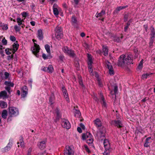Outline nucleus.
Returning <instances> with one entry per match:
<instances>
[{"instance_id": "nucleus-1", "label": "nucleus", "mask_w": 155, "mask_h": 155, "mask_svg": "<svg viewBox=\"0 0 155 155\" xmlns=\"http://www.w3.org/2000/svg\"><path fill=\"white\" fill-rule=\"evenodd\" d=\"M132 55L131 54L122 55L118 60V65L122 67L133 64Z\"/></svg>"}, {"instance_id": "nucleus-2", "label": "nucleus", "mask_w": 155, "mask_h": 155, "mask_svg": "<svg viewBox=\"0 0 155 155\" xmlns=\"http://www.w3.org/2000/svg\"><path fill=\"white\" fill-rule=\"evenodd\" d=\"M87 58H88V68L89 69V71L90 72V75L91 76H94L95 75V77L98 78V81H99V84L101 87H102V85L99 79L98 78L99 75L97 74V72H95L94 73H94L93 72V69L92 68V67L91 66V65L93 63V61L92 60V58L91 56V55H90L89 54H87Z\"/></svg>"}, {"instance_id": "nucleus-3", "label": "nucleus", "mask_w": 155, "mask_h": 155, "mask_svg": "<svg viewBox=\"0 0 155 155\" xmlns=\"http://www.w3.org/2000/svg\"><path fill=\"white\" fill-rule=\"evenodd\" d=\"M82 137L83 140H87V143H91L93 142V137L89 133L87 132L86 134H83Z\"/></svg>"}, {"instance_id": "nucleus-4", "label": "nucleus", "mask_w": 155, "mask_h": 155, "mask_svg": "<svg viewBox=\"0 0 155 155\" xmlns=\"http://www.w3.org/2000/svg\"><path fill=\"white\" fill-rule=\"evenodd\" d=\"M32 41L34 43V46L33 47L31 48V50L32 53L35 55L37 57H38L39 55L38 53L39 52V51L40 49V47L39 45H38L35 42V41H36L35 40L33 39Z\"/></svg>"}, {"instance_id": "nucleus-5", "label": "nucleus", "mask_w": 155, "mask_h": 155, "mask_svg": "<svg viewBox=\"0 0 155 155\" xmlns=\"http://www.w3.org/2000/svg\"><path fill=\"white\" fill-rule=\"evenodd\" d=\"M8 113L11 117L16 116L19 114L18 109L14 107H9Z\"/></svg>"}, {"instance_id": "nucleus-6", "label": "nucleus", "mask_w": 155, "mask_h": 155, "mask_svg": "<svg viewBox=\"0 0 155 155\" xmlns=\"http://www.w3.org/2000/svg\"><path fill=\"white\" fill-rule=\"evenodd\" d=\"M74 148L72 146H66L64 150V155H74Z\"/></svg>"}, {"instance_id": "nucleus-7", "label": "nucleus", "mask_w": 155, "mask_h": 155, "mask_svg": "<svg viewBox=\"0 0 155 155\" xmlns=\"http://www.w3.org/2000/svg\"><path fill=\"white\" fill-rule=\"evenodd\" d=\"M63 52L69 55L70 56L73 57H74L75 54L74 51L71 49H69L67 47H64L62 48Z\"/></svg>"}, {"instance_id": "nucleus-8", "label": "nucleus", "mask_w": 155, "mask_h": 155, "mask_svg": "<svg viewBox=\"0 0 155 155\" xmlns=\"http://www.w3.org/2000/svg\"><path fill=\"white\" fill-rule=\"evenodd\" d=\"M61 124L62 126L67 129H69L71 127V124L69 121L65 119H62Z\"/></svg>"}, {"instance_id": "nucleus-9", "label": "nucleus", "mask_w": 155, "mask_h": 155, "mask_svg": "<svg viewBox=\"0 0 155 155\" xmlns=\"http://www.w3.org/2000/svg\"><path fill=\"white\" fill-rule=\"evenodd\" d=\"M28 89L26 86H24L21 88V97L24 98L27 96L28 94Z\"/></svg>"}, {"instance_id": "nucleus-10", "label": "nucleus", "mask_w": 155, "mask_h": 155, "mask_svg": "<svg viewBox=\"0 0 155 155\" xmlns=\"http://www.w3.org/2000/svg\"><path fill=\"white\" fill-rule=\"evenodd\" d=\"M106 64L107 68L109 70V73L111 75H113L114 73L113 68L111 66V64L108 61H107L106 62Z\"/></svg>"}, {"instance_id": "nucleus-11", "label": "nucleus", "mask_w": 155, "mask_h": 155, "mask_svg": "<svg viewBox=\"0 0 155 155\" xmlns=\"http://www.w3.org/2000/svg\"><path fill=\"white\" fill-rule=\"evenodd\" d=\"M111 125H114L120 128L123 126V124L120 120H114L111 121Z\"/></svg>"}, {"instance_id": "nucleus-12", "label": "nucleus", "mask_w": 155, "mask_h": 155, "mask_svg": "<svg viewBox=\"0 0 155 155\" xmlns=\"http://www.w3.org/2000/svg\"><path fill=\"white\" fill-rule=\"evenodd\" d=\"M53 9L54 14L58 15L59 14V11L61 10V8L56 5H54Z\"/></svg>"}, {"instance_id": "nucleus-13", "label": "nucleus", "mask_w": 155, "mask_h": 155, "mask_svg": "<svg viewBox=\"0 0 155 155\" xmlns=\"http://www.w3.org/2000/svg\"><path fill=\"white\" fill-rule=\"evenodd\" d=\"M19 46L17 41H16L14 43L12 46V48H11L12 50L13 53L14 54L18 50Z\"/></svg>"}, {"instance_id": "nucleus-14", "label": "nucleus", "mask_w": 155, "mask_h": 155, "mask_svg": "<svg viewBox=\"0 0 155 155\" xmlns=\"http://www.w3.org/2000/svg\"><path fill=\"white\" fill-rule=\"evenodd\" d=\"M62 91L63 93V95L66 99V101L68 102H69V100L68 97V94L64 87H62Z\"/></svg>"}, {"instance_id": "nucleus-15", "label": "nucleus", "mask_w": 155, "mask_h": 155, "mask_svg": "<svg viewBox=\"0 0 155 155\" xmlns=\"http://www.w3.org/2000/svg\"><path fill=\"white\" fill-rule=\"evenodd\" d=\"M46 141L44 140L38 143V145L41 150H43L45 147Z\"/></svg>"}, {"instance_id": "nucleus-16", "label": "nucleus", "mask_w": 155, "mask_h": 155, "mask_svg": "<svg viewBox=\"0 0 155 155\" xmlns=\"http://www.w3.org/2000/svg\"><path fill=\"white\" fill-rule=\"evenodd\" d=\"M7 97V93L5 91H1L0 93V98L4 99Z\"/></svg>"}, {"instance_id": "nucleus-17", "label": "nucleus", "mask_w": 155, "mask_h": 155, "mask_svg": "<svg viewBox=\"0 0 155 155\" xmlns=\"http://www.w3.org/2000/svg\"><path fill=\"white\" fill-rule=\"evenodd\" d=\"M37 37L40 40H41L43 38V36L42 32V30L41 29L39 30L38 31Z\"/></svg>"}, {"instance_id": "nucleus-18", "label": "nucleus", "mask_w": 155, "mask_h": 155, "mask_svg": "<svg viewBox=\"0 0 155 155\" xmlns=\"http://www.w3.org/2000/svg\"><path fill=\"white\" fill-rule=\"evenodd\" d=\"M94 122L95 125L97 127H100L101 126V122L99 119L97 118L94 120Z\"/></svg>"}, {"instance_id": "nucleus-19", "label": "nucleus", "mask_w": 155, "mask_h": 155, "mask_svg": "<svg viewBox=\"0 0 155 155\" xmlns=\"http://www.w3.org/2000/svg\"><path fill=\"white\" fill-rule=\"evenodd\" d=\"M55 36L57 39L59 40L63 37V33H58L57 32L55 33Z\"/></svg>"}, {"instance_id": "nucleus-20", "label": "nucleus", "mask_w": 155, "mask_h": 155, "mask_svg": "<svg viewBox=\"0 0 155 155\" xmlns=\"http://www.w3.org/2000/svg\"><path fill=\"white\" fill-rule=\"evenodd\" d=\"M12 145V143L9 142L7 144V146L5 147L3 149L4 151L6 152L9 151L11 149V147Z\"/></svg>"}, {"instance_id": "nucleus-21", "label": "nucleus", "mask_w": 155, "mask_h": 155, "mask_svg": "<svg viewBox=\"0 0 155 155\" xmlns=\"http://www.w3.org/2000/svg\"><path fill=\"white\" fill-rule=\"evenodd\" d=\"M55 99V97L54 94H52L49 99V104L50 105H52L54 103V101Z\"/></svg>"}, {"instance_id": "nucleus-22", "label": "nucleus", "mask_w": 155, "mask_h": 155, "mask_svg": "<svg viewBox=\"0 0 155 155\" xmlns=\"http://www.w3.org/2000/svg\"><path fill=\"white\" fill-rule=\"evenodd\" d=\"M54 31L55 33H56L57 32L58 33H63L62 28L60 26H58L55 28Z\"/></svg>"}, {"instance_id": "nucleus-23", "label": "nucleus", "mask_w": 155, "mask_h": 155, "mask_svg": "<svg viewBox=\"0 0 155 155\" xmlns=\"http://www.w3.org/2000/svg\"><path fill=\"white\" fill-rule=\"evenodd\" d=\"M100 96L101 99V103L102 104V106L104 107H106V104L104 101V98L102 93H100Z\"/></svg>"}, {"instance_id": "nucleus-24", "label": "nucleus", "mask_w": 155, "mask_h": 155, "mask_svg": "<svg viewBox=\"0 0 155 155\" xmlns=\"http://www.w3.org/2000/svg\"><path fill=\"white\" fill-rule=\"evenodd\" d=\"M8 115L7 111L6 110H3L1 114L2 117L4 119L6 118Z\"/></svg>"}, {"instance_id": "nucleus-25", "label": "nucleus", "mask_w": 155, "mask_h": 155, "mask_svg": "<svg viewBox=\"0 0 155 155\" xmlns=\"http://www.w3.org/2000/svg\"><path fill=\"white\" fill-rule=\"evenodd\" d=\"M0 107L2 108H6L7 107V103L4 101H0Z\"/></svg>"}, {"instance_id": "nucleus-26", "label": "nucleus", "mask_w": 155, "mask_h": 155, "mask_svg": "<svg viewBox=\"0 0 155 155\" xmlns=\"http://www.w3.org/2000/svg\"><path fill=\"white\" fill-rule=\"evenodd\" d=\"M103 51L104 53V55L106 56L108 54V49L107 46H103Z\"/></svg>"}, {"instance_id": "nucleus-27", "label": "nucleus", "mask_w": 155, "mask_h": 155, "mask_svg": "<svg viewBox=\"0 0 155 155\" xmlns=\"http://www.w3.org/2000/svg\"><path fill=\"white\" fill-rule=\"evenodd\" d=\"M104 144L105 149H107V148L109 147L110 145L108 140H105L104 142Z\"/></svg>"}, {"instance_id": "nucleus-28", "label": "nucleus", "mask_w": 155, "mask_h": 155, "mask_svg": "<svg viewBox=\"0 0 155 155\" xmlns=\"http://www.w3.org/2000/svg\"><path fill=\"white\" fill-rule=\"evenodd\" d=\"M105 13V11L104 9H102L100 13L98 14L97 13L96 14V17L98 18L99 17H101L104 15Z\"/></svg>"}, {"instance_id": "nucleus-29", "label": "nucleus", "mask_w": 155, "mask_h": 155, "mask_svg": "<svg viewBox=\"0 0 155 155\" xmlns=\"http://www.w3.org/2000/svg\"><path fill=\"white\" fill-rule=\"evenodd\" d=\"M47 72L52 73L53 71V68L51 65H49L48 67H47Z\"/></svg>"}, {"instance_id": "nucleus-30", "label": "nucleus", "mask_w": 155, "mask_h": 155, "mask_svg": "<svg viewBox=\"0 0 155 155\" xmlns=\"http://www.w3.org/2000/svg\"><path fill=\"white\" fill-rule=\"evenodd\" d=\"M103 130L102 131H100V132L98 133V135L100 136L101 137H104L105 136V129L103 128Z\"/></svg>"}, {"instance_id": "nucleus-31", "label": "nucleus", "mask_w": 155, "mask_h": 155, "mask_svg": "<svg viewBox=\"0 0 155 155\" xmlns=\"http://www.w3.org/2000/svg\"><path fill=\"white\" fill-rule=\"evenodd\" d=\"M81 114L79 110H75L74 112V116L75 117H79L81 116Z\"/></svg>"}, {"instance_id": "nucleus-32", "label": "nucleus", "mask_w": 155, "mask_h": 155, "mask_svg": "<svg viewBox=\"0 0 155 155\" xmlns=\"http://www.w3.org/2000/svg\"><path fill=\"white\" fill-rule=\"evenodd\" d=\"M127 7V6L126 5V6H119L117 7L115 10V12H119L120 11V10H122L123 9H124L126 8Z\"/></svg>"}, {"instance_id": "nucleus-33", "label": "nucleus", "mask_w": 155, "mask_h": 155, "mask_svg": "<svg viewBox=\"0 0 155 155\" xmlns=\"http://www.w3.org/2000/svg\"><path fill=\"white\" fill-rule=\"evenodd\" d=\"M143 60L142 59L140 62L137 68V70H140L143 68Z\"/></svg>"}, {"instance_id": "nucleus-34", "label": "nucleus", "mask_w": 155, "mask_h": 155, "mask_svg": "<svg viewBox=\"0 0 155 155\" xmlns=\"http://www.w3.org/2000/svg\"><path fill=\"white\" fill-rule=\"evenodd\" d=\"M0 26L2 28L3 30H6L8 28L7 25L4 23H0Z\"/></svg>"}, {"instance_id": "nucleus-35", "label": "nucleus", "mask_w": 155, "mask_h": 155, "mask_svg": "<svg viewBox=\"0 0 155 155\" xmlns=\"http://www.w3.org/2000/svg\"><path fill=\"white\" fill-rule=\"evenodd\" d=\"M5 84L6 86L10 87H13L14 85L13 83L9 81H5Z\"/></svg>"}, {"instance_id": "nucleus-36", "label": "nucleus", "mask_w": 155, "mask_h": 155, "mask_svg": "<svg viewBox=\"0 0 155 155\" xmlns=\"http://www.w3.org/2000/svg\"><path fill=\"white\" fill-rule=\"evenodd\" d=\"M14 28L16 32H18L20 33V31L21 29V28L20 26L17 25H15L14 26Z\"/></svg>"}, {"instance_id": "nucleus-37", "label": "nucleus", "mask_w": 155, "mask_h": 155, "mask_svg": "<svg viewBox=\"0 0 155 155\" xmlns=\"http://www.w3.org/2000/svg\"><path fill=\"white\" fill-rule=\"evenodd\" d=\"M77 20L76 18L74 16H72V18L71 23L73 25H75L77 23Z\"/></svg>"}, {"instance_id": "nucleus-38", "label": "nucleus", "mask_w": 155, "mask_h": 155, "mask_svg": "<svg viewBox=\"0 0 155 155\" xmlns=\"http://www.w3.org/2000/svg\"><path fill=\"white\" fill-rule=\"evenodd\" d=\"M151 35L152 36V38H153L155 35V31H154V28L152 27H150Z\"/></svg>"}, {"instance_id": "nucleus-39", "label": "nucleus", "mask_w": 155, "mask_h": 155, "mask_svg": "<svg viewBox=\"0 0 155 155\" xmlns=\"http://www.w3.org/2000/svg\"><path fill=\"white\" fill-rule=\"evenodd\" d=\"M23 21V19H21L20 18H18L17 19V22L18 25H22V22Z\"/></svg>"}, {"instance_id": "nucleus-40", "label": "nucleus", "mask_w": 155, "mask_h": 155, "mask_svg": "<svg viewBox=\"0 0 155 155\" xmlns=\"http://www.w3.org/2000/svg\"><path fill=\"white\" fill-rule=\"evenodd\" d=\"M54 113L57 116L56 120H58L61 117L59 110L58 109L55 110Z\"/></svg>"}, {"instance_id": "nucleus-41", "label": "nucleus", "mask_w": 155, "mask_h": 155, "mask_svg": "<svg viewBox=\"0 0 155 155\" xmlns=\"http://www.w3.org/2000/svg\"><path fill=\"white\" fill-rule=\"evenodd\" d=\"M18 144H20L21 147H23L24 146V142L22 138L17 143Z\"/></svg>"}, {"instance_id": "nucleus-42", "label": "nucleus", "mask_w": 155, "mask_h": 155, "mask_svg": "<svg viewBox=\"0 0 155 155\" xmlns=\"http://www.w3.org/2000/svg\"><path fill=\"white\" fill-rule=\"evenodd\" d=\"M5 51L6 54L9 55L11 54L12 50L11 49H10L9 48H7L5 49Z\"/></svg>"}, {"instance_id": "nucleus-43", "label": "nucleus", "mask_w": 155, "mask_h": 155, "mask_svg": "<svg viewBox=\"0 0 155 155\" xmlns=\"http://www.w3.org/2000/svg\"><path fill=\"white\" fill-rule=\"evenodd\" d=\"M45 49L47 52L49 54L50 53V46L48 45H45Z\"/></svg>"}, {"instance_id": "nucleus-44", "label": "nucleus", "mask_w": 155, "mask_h": 155, "mask_svg": "<svg viewBox=\"0 0 155 155\" xmlns=\"http://www.w3.org/2000/svg\"><path fill=\"white\" fill-rule=\"evenodd\" d=\"M134 52L135 53V55L134 56L135 58H136L138 56L139 54L137 48H135L134 49Z\"/></svg>"}, {"instance_id": "nucleus-45", "label": "nucleus", "mask_w": 155, "mask_h": 155, "mask_svg": "<svg viewBox=\"0 0 155 155\" xmlns=\"http://www.w3.org/2000/svg\"><path fill=\"white\" fill-rule=\"evenodd\" d=\"M42 56L43 58L44 59H45L48 58H51L52 57V56H50V55H48L47 56L45 54H43Z\"/></svg>"}, {"instance_id": "nucleus-46", "label": "nucleus", "mask_w": 155, "mask_h": 155, "mask_svg": "<svg viewBox=\"0 0 155 155\" xmlns=\"http://www.w3.org/2000/svg\"><path fill=\"white\" fill-rule=\"evenodd\" d=\"M21 15L23 17L25 18H25L28 15V13H27L26 12H24L21 13Z\"/></svg>"}, {"instance_id": "nucleus-47", "label": "nucleus", "mask_w": 155, "mask_h": 155, "mask_svg": "<svg viewBox=\"0 0 155 155\" xmlns=\"http://www.w3.org/2000/svg\"><path fill=\"white\" fill-rule=\"evenodd\" d=\"M32 148L30 147L28 150V153L27 155H31V153L32 150Z\"/></svg>"}, {"instance_id": "nucleus-48", "label": "nucleus", "mask_w": 155, "mask_h": 155, "mask_svg": "<svg viewBox=\"0 0 155 155\" xmlns=\"http://www.w3.org/2000/svg\"><path fill=\"white\" fill-rule=\"evenodd\" d=\"M110 151L108 148L107 149H106L105 151L103 153L104 155H110Z\"/></svg>"}, {"instance_id": "nucleus-49", "label": "nucleus", "mask_w": 155, "mask_h": 155, "mask_svg": "<svg viewBox=\"0 0 155 155\" xmlns=\"http://www.w3.org/2000/svg\"><path fill=\"white\" fill-rule=\"evenodd\" d=\"M83 46L87 49H88L90 48V46L86 43H84L83 44Z\"/></svg>"}, {"instance_id": "nucleus-50", "label": "nucleus", "mask_w": 155, "mask_h": 155, "mask_svg": "<svg viewBox=\"0 0 155 155\" xmlns=\"http://www.w3.org/2000/svg\"><path fill=\"white\" fill-rule=\"evenodd\" d=\"M79 82L80 85L82 87H84V86L83 84L82 79L81 77L79 78Z\"/></svg>"}, {"instance_id": "nucleus-51", "label": "nucleus", "mask_w": 155, "mask_h": 155, "mask_svg": "<svg viewBox=\"0 0 155 155\" xmlns=\"http://www.w3.org/2000/svg\"><path fill=\"white\" fill-rule=\"evenodd\" d=\"M10 40L12 41H16V38L13 35H11L10 37Z\"/></svg>"}, {"instance_id": "nucleus-52", "label": "nucleus", "mask_w": 155, "mask_h": 155, "mask_svg": "<svg viewBox=\"0 0 155 155\" xmlns=\"http://www.w3.org/2000/svg\"><path fill=\"white\" fill-rule=\"evenodd\" d=\"M150 143V142L146 141L145 140V142L144 143V146L146 147H147L149 146V144Z\"/></svg>"}, {"instance_id": "nucleus-53", "label": "nucleus", "mask_w": 155, "mask_h": 155, "mask_svg": "<svg viewBox=\"0 0 155 155\" xmlns=\"http://www.w3.org/2000/svg\"><path fill=\"white\" fill-rule=\"evenodd\" d=\"M84 148H85V150L88 153H89L90 152V151L89 150L88 148V147L87 145H84Z\"/></svg>"}, {"instance_id": "nucleus-54", "label": "nucleus", "mask_w": 155, "mask_h": 155, "mask_svg": "<svg viewBox=\"0 0 155 155\" xmlns=\"http://www.w3.org/2000/svg\"><path fill=\"white\" fill-rule=\"evenodd\" d=\"M2 42L4 45H6L7 44V41L5 38L3 39L2 40Z\"/></svg>"}, {"instance_id": "nucleus-55", "label": "nucleus", "mask_w": 155, "mask_h": 155, "mask_svg": "<svg viewBox=\"0 0 155 155\" xmlns=\"http://www.w3.org/2000/svg\"><path fill=\"white\" fill-rule=\"evenodd\" d=\"M117 86H115L114 87V91L115 94H116L117 93Z\"/></svg>"}, {"instance_id": "nucleus-56", "label": "nucleus", "mask_w": 155, "mask_h": 155, "mask_svg": "<svg viewBox=\"0 0 155 155\" xmlns=\"http://www.w3.org/2000/svg\"><path fill=\"white\" fill-rule=\"evenodd\" d=\"M80 127L83 130L85 129V127L84 125L82 123H81L80 124Z\"/></svg>"}, {"instance_id": "nucleus-57", "label": "nucleus", "mask_w": 155, "mask_h": 155, "mask_svg": "<svg viewBox=\"0 0 155 155\" xmlns=\"http://www.w3.org/2000/svg\"><path fill=\"white\" fill-rule=\"evenodd\" d=\"M47 67H43L41 68V70L43 71L47 72Z\"/></svg>"}, {"instance_id": "nucleus-58", "label": "nucleus", "mask_w": 155, "mask_h": 155, "mask_svg": "<svg viewBox=\"0 0 155 155\" xmlns=\"http://www.w3.org/2000/svg\"><path fill=\"white\" fill-rule=\"evenodd\" d=\"M5 89L9 92H10V87L6 86L5 87Z\"/></svg>"}, {"instance_id": "nucleus-59", "label": "nucleus", "mask_w": 155, "mask_h": 155, "mask_svg": "<svg viewBox=\"0 0 155 155\" xmlns=\"http://www.w3.org/2000/svg\"><path fill=\"white\" fill-rule=\"evenodd\" d=\"M77 130L78 132H79V133H82V130H81V127H78L77 128Z\"/></svg>"}, {"instance_id": "nucleus-60", "label": "nucleus", "mask_w": 155, "mask_h": 155, "mask_svg": "<svg viewBox=\"0 0 155 155\" xmlns=\"http://www.w3.org/2000/svg\"><path fill=\"white\" fill-rule=\"evenodd\" d=\"M142 78L143 79H145L147 78V74H143L142 75Z\"/></svg>"}, {"instance_id": "nucleus-61", "label": "nucleus", "mask_w": 155, "mask_h": 155, "mask_svg": "<svg viewBox=\"0 0 155 155\" xmlns=\"http://www.w3.org/2000/svg\"><path fill=\"white\" fill-rule=\"evenodd\" d=\"M5 78H7L8 77L9 74L8 73L5 72Z\"/></svg>"}, {"instance_id": "nucleus-62", "label": "nucleus", "mask_w": 155, "mask_h": 155, "mask_svg": "<svg viewBox=\"0 0 155 155\" xmlns=\"http://www.w3.org/2000/svg\"><path fill=\"white\" fill-rule=\"evenodd\" d=\"M30 24L33 26H34L35 25V22L34 21H31L30 22Z\"/></svg>"}, {"instance_id": "nucleus-63", "label": "nucleus", "mask_w": 155, "mask_h": 155, "mask_svg": "<svg viewBox=\"0 0 155 155\" xmlns=\"http://www.w3.org/2000/svg\"><path fill=\"white\" fill-rule=\"evenodd\" d=\"M74 1L76 5H77L78 4L79 0H74Z\"/></svg>"}, {"instance_id": "nucleus-64", "label": "nucleus", "mask_w": 155, "mask_h": 155, "mask_svg": "<svg viewBox=\"0 0 155 155\" xmlns=\"http://www.w3.org/2000/svg\"><path fill=\"white\" fill-rule=\"evenodd\" d=\"M94 100H95V101H98V99L97 98V97L96 96H94Z\"/></svg>"}]
</instances>
